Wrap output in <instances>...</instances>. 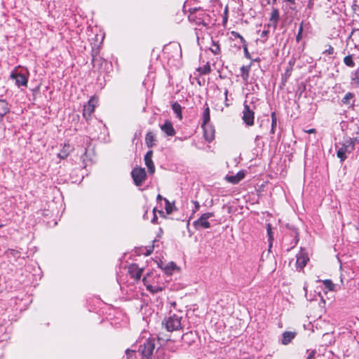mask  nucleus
I'll use <instances>...</instances> for the list:
<instances>
[{"mask_svg":"<svg viewBox=\"0 0 359 359\" xmlns=\"http://www.w3.org/2000/svg\"><path fill=\"white\" fill-rule=\"evenodd\" d=\"M231 36L233 38V40H240V43L242 44L245 43L246 41L244 39V38L237 32L232 31L231 32Z\"/></svg>","mask_w":359,"mask_h":359,"instance_id":"obj_30","label":"nucleus"},{"mask_svg":"<svg viewBox=\"0 0 359 359\" xmlns=\"http://www.w3.org/2000/svg\"><path fill=\"white\" fill-rule=\"evenodd\" d=\"M302 39V34L297 33V34L296 36V41H297V42H299Z\"/></svg>","mask_w":359,"mask_h":359,"instance_id":"obj_48","label":"nucleus"},{"mask_svg":"<svg viewBox=\"0 0 359 359\" xmlns=\"http://www.w3.org/2000/svg\"><path fill=\"white\" fill-rule=\"evenodd\" d=\"M210 120V108L208 106L207 104L205 105L204 111L203 113V123H202V127H204L205 126H207Z\"/></svg>","mask_w":359,"mask_h":359,"instance_id":"obj_20","label":"nucleus"},{"mask_svg":"<svg viewBox=\"0 0 359 359\" xmlns=\"http://www.w3.org/2000/svg\"><path fill=\"white\" fill-rule=\"evenodd\" d=\"M261 138H262V136H260V135H257L255 137V142L257 147H263L264 145V143L263 142L259 141L261 140Z\"/></svg>","mask_w":359,"mask_h":359,"instance_id":"obj_41","label":"nucleus"},{"mask_svg":"<svg viewBox=\"0 0 359 359\" xmlns=\"http://www.w3.org/2000/svg\"><path fill=\"white\" fill-rule=\"evenodd\" d=\"M160 128L168 136H174L176 133L172 123L169 120H166L163 124L160 125Z\"/></svg>","mask_w":359,"mask_h":359,"instance_id":"obj_11","label":"nucleus"},{"mask_svg":"<svg viewBox=\"0 0 359 359\" xmlns=\"http://www.w3.org/2000/svg\"><path fill=\"white\" fill-rule=\"evenodd\" d=\"M284 1L288 2L292 5H294L296 4L295 0H284Z\"/></svg>","mask_w":359,"mask_h":359,"instance_id":"obj_50","label":"nucleus"},{"mask_svg":"<svg viewBox=\"0 0 359 359\" xmlns=\"http://www.w3.org/2000/svg\"><path fill=\"white\" fill-rule=\"evenodd\" d=\"M168 349H169L170 351H173V352H174V351H175V349L174 348V347H173V346L170 347V346H168Z\"/></svg>","mask_w":359,"mask_h":359,"instance_id":"obj_57","label":"nucleus"},{"mask_svg":"<svg viewBox=\"0 0 359 359\" xmlns=\"http://www.w3.org/2000/svg\"><path fill=\"white\" fill-rule=\"evenodd\" d=\"M126 355L127 359H136L138 355V351L127 349L126 351Z\"/></svg>","mask_w":359,"mask_h":359,"instance_id":"obj_28","label":"nucleus"},{"mask_svg":"<svg viewBox=\"0 0 359 359\" xmlns=\"http://www.w3.org/2000/svg\"><path fill=\"white\" fill-rule=\"evenodd\" d=\"M324 285L326 288L329 289L330 290H333L334 287V285L330 280H325L323 281Z\"/></svg>","mask_w":359,"mask_h":359,"instance_id":"obj_35","label":"nucleus"},{"mask_svg":"<svg viewBox=\"0 0 359 359\" xmlns=\"http://www.w3.org/2000/svg\"><path fill=\"white\" fill-rule=\"evenodd\" d=\"M146 214H147V212H145V214H144V216H143L144 219H146V217H147Z\"/></svg>","mask_w":359,"mask_h":359,"instance_id":"obj_62","label":"nucleus"},{"mask_svg":"<svg viewBox=\"0 0 359 359\" xmlns=\"http://www.w3.org/2000/svg\"><path fill=\"white\" fill-rule=\"evenodd\" d=\"M271 126H273V128H276V126H277V119H276V112H272L271 114Z\"/></svg>","mask_w":359,"mask_h":359,"instance_id":"obj_38","label":"nucleus"},{"mask_svg":"<svg viewBox=\"0 0 359 359\" xmlns=\"http://www.w3.org/2000/svg\"><path fill=\"white\" fill-rule=\"evenodd\" d=\"M194 205V209L192 210V214L196 212L200 208V203L197 201H191Z\"/></svg>","mask_w":359,"mask_h":359,"instance_id":"obj_42","label":"nucleus"},{"mask_svg":"<svg viewBox=\"0 0 359 359\" xmlns=\"http://www.w3.org/2000/svg\"><path fill=\"white\" fill-rule=\"evenodd\" d=\"M351 85L355 88H359V67L351 74Z\"/></svg>","mask_w":359,"mask_h":359,"instance_id":"obj_17","label":"nucleus"},{"mask_svg":"<svg viewBox=\"0 0 359 359\" xmlns=\"http://www.w3.org/2000/svg\"><path fill=\"white\" fill-rule=\"evenodd\" d=\"M196 334L193 332H187L182 337V346H191L196 341Z\"/></svg>","mask_w":359,"mask_h":359,"instance_id":"obj_9","label":"nucleus"},{"mask_svg":"<svg viewBox=\"0 0 359 359\" xmlns=\"http://www.w3.org/2000/svg\"><path fill=\"white\" fill-rule=\"evenodd\" d=\"M156 338L149 337L141 344L138 348V355L145 359H150L156 347Z\"/></svg>","mask_w":359,"mask_h":359,"instance_id":"obj_3","label":"nucleus"},{"mask_svg":"<svg viewBox=\"0 0 359 359\" xmlns=\"http://www.w3.org/2000/svg\"><path fill=\"white\" fill-rule=\"evenodd\" d=\"M214 216V212L203 213L197 220L194 222L193 225L197 230L201 229H209L210 228L211 225L208 220Z\"/></svg>","mask_w":359,"mask_h":359,"instance_id":"obj_5","label":"nucleus"},{"mask_svg":"<svg viewBox=\"0 0 359 359\" xmlns=\"http://www.w3.org/2000/svg\"><path fill=\"white\" fill-rule=\"evenodd\" d=\"M198 83L199 86H202V83H201L200 80H198Z\"/></svg>","mask_w":359,"mask_h":359,"instance_id":"obj_61","label":"nucleus"},{"mask_svg":"<svg viewBox=\"0 0 359 359\" xmlns=\"http://www.w3.org/2000/svg\"><path fill=\"white\" fill-rule=\"evenodd\" d=\"M280 19L279 11L277 8H273L271 13L270 21L273 22L274 27H276Z\"/></svg>","mask_w":359,"mask_h":359,"instance_id":"obj_22","label":"nucleus"},{"mask_svg":"<svg viewBox=\"0 0 359 359\" xmlns=\"http://www.w3.org/2000/svg\"><path fill=\"white\" fill-rule=\"evenodd\" d=\"M154 247H151V250H148L147 252L145 253L146 255H149L151 252L153 251Z\"/></svg>","mask_w":359,"mask_h":359,"instance_id":"obj_51","label":"nucleus"},{"mask_svg":"<svg viewBox=\"0 0 359 359\" xmlns=\"http://www.w3.org/2000/svg\"><path fill=\"white\" fill-rule=\"evenodd\" d=\"M269 33V30H264V31H262V32L261 34V36L266 38Z\"/></svg>","mask_w":359,"mask_h":359,"instance_id":"obj_47","label":"nucleus"},{"mask_svg":"<svg viewBox=\"0 0 359 359\" xmlns=\"http://www.w3.org/2000/svg\"><path fill=\"white\" fill-rule=\"evenodd\" d=\"M292 69V67H291V65L286 69L285 74L283 75L285 77V81H287L288 78L291 76Z\"/></svg>","mask_w":359,"mask_h":359,"instance_id":"obj_40","label":"nucleus"},{"mask_svg":"<svg viewBox=\"0 0 359 359\" xmlns=\"http://www.w3.org/2000/svg\"><path fill=\"white\" fill-rule=\"evenodd\" d=\"M131 176L136 186H141L145 181L147 173L144 168H135L131 172Z\"/></svg>","mask_w":359,"mask_h":359,"instance_id":"obj_7","label":"nucleus"},{"mask_svg":"<svg viewBox=\"0 0 359 359\" xmlns=\"http://www.w3.org/2000/svg\"><path fill=\"white\" fill-rule=\"evenodd\" d=\"M97 99L95 97H92L88 102V103L86 104L88 106H91L93 107V109H95V104H97Z\"/></svg>","mask_w":359,"mask_h":359,"instance_id":"obj_37","label":"nucleus"},{"mask_svg":"<svg viewBox=\"0 0 359 359\" xmlns=\"http://www.w3.org/2000/svg\"><path fill=\"white\" fill-rule=\"evenodd\" d=\"M163 198H163L160 194H158L156 198L157 201L163 200Z\"/></svg>","mask_w":359,"mask_h":359,"instance_id":"obj_53","label":"nucleus"},{"mask_svg":"<svg viewBox=\"0 0 359 359\" xmlns=\"http://www.w3.org/2000/svg\"><path fill=\"white\" fill-rule=\"evenodd\" d=\"M210 50L215 55L219 54L220 53L219 45L217 43H215V41H213L212 44V47L210 48Z\"/></svg>","mask_w":359,"mask_h":359,"instance_id":"obj_34","label":"nucleus"},{"mask_svg":"<svg viewBox=\"0 0 359 359\" xmlns=\"http://www.w3.org/2000/svg\"><path fill=\"white\" fill-rule=\"evenodd\" d=\"M298 236V233L295 231V236L297 237Z\"/></svg>","mask_w":359,"mask_h":359,"instance_id":"obj_64","label":"nucleus"},{"mask_svg":"<svg viewBox=\"0 0 359 359\" xmlns=\"http://www.w3.org/2000/svg\"><path fill=\"white\" fill-rule=\"evenodd\" d=\"M266 123L267 125L269 124V118L266 119Z\"/></svg>","mask_w":359,"mask_h":359,"instance_id":"obj_60","label":"nucleus"},{"mask_svg":"<svg viewBox=\"0 0 359 359\" xmlns=\"http://www.w3.org/2000/svg\"><path fill=\"white\" fill-rule=\"evenodd\" d=\"M327 48L325 49L323 53L325 55H332L334 53V48L331 45H327Z\"/></svg>","mask_w":359,"mask_h":359,"instance_id":"obj_39","label":"nucleus"},{"mask_svg":"<svg viewBox=\"0 0 359 359\" xmlns=\"http://www.w3.org/2000/svg\"><path fill=\"white\" fill-rule=\"evenodd\" d=\"M147 289L151 293H158L163 290V287L158 285H148Z\"/></svg>","mask_w":359,"mask_h":359,"instance_id":"obj_32","label":"nucleus"},{"mask_svg":"<svg viewBox=\"0 0 359 359\" xmlns=\"http://www.w3.org/2000/svg\"><path fill=\"white\" fill-rule=\"evenodd\" d=\"M10 77L15 81V83L17 86H27L28 76L26 75L25 72H18L17 69H14L11 72Z\"/></svg>","mask_w":359,"mask_h":359,"instance_id":"obj_6","label":"nucleus"},{"mask_svg":"<svg viewBox=\"0 0 359 359\" xmlns=\"http://www.w3.org/2000/svg\"><path fill=\"white\" fill-rule=\"evenodd\" d=\"M182 317L177 314L171 315L165 320V326L166 330L172 332L180 329L182 327Z\"/></svg>","mask_w":359,"mask_h":359,"instance_id":"obj_4","label":"nucleus"},{"mask_svg":"<svg viewBox=\"0 0 359 359\" xmlns=\"http://www.w3.org/2000/svg\"><path fill=\"white\" fill-rule=\"evenodd\" d=\"M287 82V81H285V77L284 76H283L282 77V83L283 85H285V83Z\"/></svg>","mask_w":359,"mask_h":359,"instance_id":"obj_55","label":"nucleus"},{"mask_svg":"<svg viewBox=\"0 0 359 359\" xmlns=\"http://www.w3.org/2000/svg\"><path fill=\"white\" fill-rule=\"evenodd\" d=\"M272 1H273V4H274L276 3L277 0H272Z\"/></svg>","mask_w":359,"mask_h":359,"instance_id":"obj_63","label":"nucleus"},{"mask_svg":"<svg viewBox=\"0 0 359 359\" xmlns=\"http://www.w3.org/2000/svg\"><path fill=\"white\" fill-rule=\"evenodd\" d=\"M315 131H316V130L312 128V129L309 130L307 131V133H314Z\"/></svg>","mask_w":359,"mask_h":359,"instance_id":"obj_59","label":"nucleus"},{"mask_svg":"<svg viewBox=\"0 0 359 359\" xmlns=\"http://www.w3.org/2000/svg\"><path fill=\"white\" fill-rule=\"evenodd\" d=\"M189 20L196 25L209 28L216 23L217 20L213 11L204 10L201 8H193L189 9Z\"/></svg>","mask_w":359,"mask_h":359,"instance_id":"obj_1","label":"nucleus"},{"mask_svg":"<svg viewBox=\"0 0 359 359\" xmlns=\"http://www.w3.org/2000/svg\"><path fill=\"white\" fill-rule=\"evenodd\" d=\"M158 213L160 214L161 216L165 217V213L163 210H159Z\"/></svg>","mask_w":359,"mask_h":359,"instance_id":"obj_54","label":"nucleus"},{"mask_svg":"<svg viewBox=\"0 0 359 359\" xmlns=\"http://www.w3.org/2000/svg\"><path fill=\"white\" fill-rule=\"evenodd\" d=\"M242 118L244 123L248 126H251L254 124L255 113L246 104H244Z\"/></svg>","mask_w":359,"mask_h":359,"instance_id":"obj_8","label":"nucleus"},{"mask_svg":"<svg viewBox=\"0 0 359 359\" xmlns=\"http://www.w3.org/2000/svg\"><path fill=\"white\" fill-rule=\"evenodd\" d=\"M295 332L285 331L282 334L281 343L284 345H287L296 336Z\"/></svg>","mask_w":359,"mask_h":359,"instance_id":"obj_15","label":"nucleus"},{"mask_svg":"<svg viewBox=\"0 0 359 359\" xmlns=\"http://www.w3.org/2000/svg\"><path fill=\"white\" fill-rule=\"evenodd\" d=\"M153 151L151 150L148 151L144 156L145 165L148 168V172L150 174H154L155 172V166L152 161Z\"/></svg>","mask_w":359,"mask_h":359,"instance_id":"obj_10","label":"nucleus"},{"mask_svg":"<svg viewBox=\"0 0 359 359\" xmlns=\"http://www.w3.org/2000/svg\"><path fill=\"white\" fill-rule=\"evenodd\" d=\"M355 94L348 92L341 99V104L348 106V108L353 107L355 104Z\"/></svg>","mask_w":359,"mask_h":359,"instance_id":"obj_13","label":"nucleus"},{"mask_svg":"<svg viewBox=\"0 0 359 359\" xmlns=\"http://www.w3.org/2000/svg\"><path fill=\"white\" fill-rule=\"evenodd\" d=\"M72 148L69 144H65L62 150L57 154L58 158L65 159L69 154Z\"/></svg>","mask_w":359,"mask_h":359,"instance_id":"obj_19","label":"nucleus"},{"mask_svg":"<svg viewBox=\"0 0 359 359\" xmlns=\"http://www.w3.org/2000/svg\"><path fill=\"white\" fill-rule=\"evenodd\" d=\"M94 110H95V109H93V107L85 104L83 106V117L86 120H88V118L91 116V114L93 113Z\"/></svg>","mask_w":359,"mask_h":359,"instance_id":"obj_23","label":"nucleus"},{"mask_svg":"<svg viewBox=\"0 0 359 359\" xmlns=\"http://www.w3.org/2000/svg\"><path fill=\"white\" fill-rule=\"evenodd\" d=\"M266 231H267V235L269 237L268 240L269 242V248H271L272 246L273 236H272V228H271V225L270 224H267Z\"/></svg>","mask_w":359,"mask_h":359,"instance_id":"obj_33","label":"nucleus"},{"mask_svg":"<svg viewBox=\"0 0 359 359\" xmlns=\"http://www.w3.org/2000/svg\"><path fill=\"white\" fill-rule=\"evenodd\" d=\"M357 141L356 137H346L342 141L335 144L337 156L340 159L341 163H343L347 158L346 154H350L354 150Z\"/></svg>","mask_w":359,"mask_h":359,"instance_id":"obj_2","label":"nucleus"},{"mask_svg":"<svg viewBox=\"0 0 359 359\" xmlns=\"http://www.w3.org/2000/svg\"><path fill=\"white\" fill-rule=\"evenodd\" d=\"M242 47L243 48V50H244V55H245V57L248 59H250V53L248 52V43L247 42L245 41V43H242Z\"/></svg>","mask_w":359,"mask_h":359,"instance_id":"obj_36","label":"nucleus"},{"mask_svg":"<svg viewBox=\"0 0 359 359\" xmlns=\"http://www.w3.org/2000/svg\"><path fill=\"white\" fill-rule=\"evenodd\" d=\"M156 141L155 135L152 132H148L145 136V142L149 148H152Z\"/></svg>","mask_w":359,"mask_h":359,"instance_id":"obj_21","label":"nucleus"},{"mask_svg":"<svg viewBox=\"0 0 359 359\" xmlns=\"http://www.w3.org/2000/svg\"><path fill=\"white\" fill-rule=\"evenodd\" d=\"M163 200L165 203V209L166 213L170 215L173 211L174 205L170 203V202L167 198H163Z\"/></svg>","mask_w":359,"mask_h":359,"instance_id":"obj_31","label":"nucleus"},{"mask_svg":"<svg viewBox=\"0 0 359 359\" xmlns=\"http://www.w3.org/2000/svg\"><path fill=\"white\" fill-rule=\"evenodd\" d=\"M344 62L346 66L349 67H353L355 65L353 61V57L351 55L344 57Z\"/></svg>","mask_w":359,"mask_h":359,"instance_id":"obj_29","label":"nucleus"},{"mask_svg":"<svg viewBox=\"0 0 359 359\" xmlns=\"http://www.w3.org/2000/svg\"><path fill=\"white\" fill-rule=\"evenodd\" d=\"M203 128L204 130V137L205 140L208 142H211L214 139V130L212 128H210V130H208L206 128V126H205Z\"/></svg>","mask_w":359,"mask_h":359,"instance_id":"obj_26","label":"nucleus"},{"mask_svg":"<svg viewBox=\"0 0 359 359\" xmlns=\"http://www.w3.org/2000/svg\"><path fill=\"white\" fill-rule=\"evenodd\" d=\"M152 212H153V218L151 219V223L156 224L157 223V220H158V217H157L156 214V208H154L153 209Z\"/></svg>","mask_w":359,"mask_h":359,"instance_id":"obj_44","label":"nucleus"},{"mask_svg":"<svg viewBox=\"0 0 359 359\" xmlns=\"http://www.w3.org/2000/svg\"><path fill=\"white\" fill-rule=\"evenodd\" d=\"M245 172L241 170L235 175H226L225 180L229 183L236 184L245 177Z\"/></svg>","mask_w":359,"mask_h":359,"instance_id":"obj_14","label":"nucleus"},{"mask_svg":"<svg viewBox=\"0 0 359 359\" xmlns=\"http://www.w3.org/2000/svg\"><path fill=\"white\" fill-rule=\"evenodd\" d=\"M250 66H242L241 67V77L244 81H247L249 78Z\"/></svg>","mask_w":359,"mask_h":359,"instance_id":"obj_25","label":"nucleus"},{"mask_svg":"<svg viewBox=\"0 0 359 359\" xmlns=\"http://www.w3.org/2000/svg\"><path fill=\"white\" fill-rule=\"evenodd\" d=\"M128 273L132 278L137 280H140L142 276V269H139L137 264H133L128 267Z\"/></svg>","mask_w":359,"mask_h":359,"instance_id":"obj_12","label":"nucleus"},{"mask_svg":"<svg viewBox=\"0 0 359 359\" xmlns=\"http://www.w3.org/2000/svg\"><path fill=\"white\" fill-rule=\"evenodd\" d=\"M275 128H273V126H271V131H270L271 134H274V133H275Z\"/></svg>","mask_w":359,"mask_h":359,"instance_id":"obj_58","label":"nucleus"},{"mask_svg":"<svg viewBox=\"0 0 359 359\" xmlns=\"http://www.w3.org/2000/svg\"><path fill=\"white\" fill-rule=\"evenodd\" d=\"M308 261L309 258L306 256L303 255H298L297 256L296 262L297 269H303L306 265Z\"/></svg>","mask_w":359,"mask_h":359,"instance_id":"obj_18","label":"nucleus"},{"mask_svg":"<svg viewBox=\"0 0 359 359\" xmlns=\"http://www.w3.org/2000/svg\"><path fill=\"white\" fill-rule=\"evenodd\" d=\"M197 71L199 72L200 74H208L211 72V68L209 62H207L206 65H205L203 67H200L197 69Z\"/></svg>","mask_w":359,"mask_h":359,"instance_id":"obj_27","label":"nucleus"},{"mask_svg":"<svg viewBox=\"0 0 359 359\" xmlns=\"http://www.w3.org/2000/svg\"><path fill=\"white\" fill-rule=\"evenodd\" d=\"M236 46H238V48L240 49L242 46V44L240 43V40H238V43L236 44Z\"/></svg>","mask_w":359,"mask_h":359,"instance_id":"obj_56","label":"nucleus"},{"mask_svg":"<svg viewBox=\"0 0 359 359\" xmlns=\"http://www.w3.org/2000/svg\"><path fill=\"white\" fill-rule=\"evenodd\" d=\"M228 93H229V90L227 88H225L224 90V95H225V105L226 107H228L229 104H228L227 101H228V98H227V96H228Z\"/></svg>","mask_w":359,"mask_h":359,"instance_id":"obj_45","label":"nucleus"},{"mask_svg":"<svg viewBox=\"0 0 359 359\" xmlns=\"http://www.w3.org/2000/svg\"><path fill=\"white\" fill-rule=\"evenodd\" d=\"M175 50H176L177 51H179V52H180V55H181L182 52H181V48H180V45H175Z\"/></svg>","mask_w":359,"mask_h":359,"instance_id":"obj_49","label":"nucleus"},{"mask_svg":"<svg viewBox=\"0 0 359 359\" xmlns=\"http://www.w3.org/2000/svg\"><path fill=\"white\" fill-rule=\"evenodd\" d=\"M172 109L174 113L176 114L177 117L181 120L182 118L181 105L178 102H175L172 105Z\"/></svg>","mask_w":359,"mask_h":359,"instance_id":"obj_24","label":"nucleus"},{"mask_svg":"<svg viewBox=\"0 0 359 359\" xmlns=\"http://www.w3.org/2000/svg\"><path fill=\"white\" fill-rule=\"evenodd\" d=\"M353 324H354L355 325H358L359 326V319H358V318H356V319H355V321H353Z\"/></svg>","mask_w":359,"mask_h":359,"instance_id":"obj_52","label":"nucleus"},{"mask_svg":"<svg viewBox=\"0 0 359 359\" xmlns=\"http://www.w3.org/2000/svg\"><path fill=\"white\" fill-rule=\"evenodd\" d=\"M9 111L8 102L5 100H0V121H3L4 116Z\"/></svg>","mask_w":359,"mask_h":359,"instance_id":"obj_16","label":"nucleus"},{"mask_svg":"<svg viewBox=\"0 0 359 359\" xmlns=\"http://www.w3.org/2000/svg\"><path fill=\"white\" fill-rule=\"evenodd\" d=\"M224 17H223V25H224L227 22L228 20V8L226 6L224 12Z\"/></svg>","mask_w":359,"mask_h":359,"instance_id":"obj_43","label":"nucleus"},{"mask_svg":"<svg viewBox=\"0 0 359 359\" xmlns=\"http://www.w3.org/2000/svg\"><path fill=\"white\" fill-rule=\"evenodd\" d=\"M304 30V22H302L299 25L298 33L302 34Z\"/></svg>","mask_w":359,"mask_h":359,"instance_id":"obj_46","label":"nucleus"}]
</instances>
